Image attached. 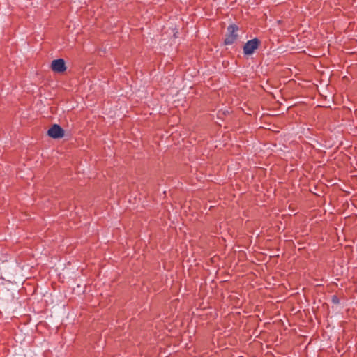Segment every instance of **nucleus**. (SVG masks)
<instances>
[{"label":"nucleus","instance_id":"f257e3e1","mask_svg":"<svg viewBox=\"0 0 357 357\" xmlns=\"http://www.w3.org/2000/svg\"><path fill=\"white\" fill-rule=\"evenodd\" d=\"M238 30V27L236 25L231 24L227 28V34L225 39V43L226 45H231L234 43L236 40L238 35L236 33Z\"/></svg>","mask_w":357,"mask_h":357},{"label":"nucleus","instance_id":"f03ea898","mask_svg":"<svg viewBox=\"0 0 357 357\" xmlns=\"http://www.w3.org/2000/svg\"><path fill=\"white\" fill-rule=\"evenodd\" d=\"M64 133V130L58 124H54L47 131L48 136L53 139H61Z\"/></svg>","mask_w":357,"mask_h":357},{"label":"nucleus","instance_id":"7ed1b4c3","mask_svg":"<svg viewBox=\"0 0 357 357\" xmlns=\"http://www.w3.org/2000/svg\"><path fill=\"white\" fill-rule=\"evenodd\" d=\"M259 41L257 38L248 40L243 47V52L245 54H252L258 47Z\"/></svg>","mask_w":357,"mask_h":357},{"label":"nucleus","instance_id":"20e7f679","mask_svg":"<svg viewBox=\"0 0 357 357\" xmlns=\"http://www.w3.org/2000/svg\"><path fill=\"white\" fill-rule=\"evenodd\" d=\"M51 68L52 70L56 73H63L66 70L65 61L63 59L53 60Z\"/></svg>","mask_w":357,"mask_h":357},{"label":"nucleus","instance_id":"39448f33","mask_svg":"<svg viewBox=\"0 0 357 357\" xmlns=\"http://www.w3.org/2000/svg\"><path fill=\"white\" fill-rule=\"evenodd\" d=\"M314 197H315L318 200L317 201L318 203H323L324 199L322 197H320L319 195H317L315 192H313Z\"/></svg>","mask_w":357,"mask_h":357},{"label":"nucleus","instance_id":"423d86ee","mask_svg":"<svg viewBox=\"0 0 357 357\" xmlns=\"http://www.w3.org/2000/svg\"><path fill=\"white\" fill-rule=\"evenodd\" d=\"M317 74H319V72H318V71H317L316 73H315V72H314L313 77H316Z\"/></svg>","mask_w":357,"mask_h":357},{"label":"nucleus","instance_id":"0eeeda50","mask_svg":"<svg viewBox=\"0 0 357 357\" xmlns=\"http://www.w3.org/2000/svg\"><path fill=\"white\" fill-rule=\"evenodd\" d=\"M314 286H315V287H320V286H321V284L320 283H317V284H314Z\"/></svg>","mask_w":357,"mask_h":357},{"label":"nucleus","instance_id":"6e6552de","mask_svg":"<svg viewBox=\"0 0 357 357\" xmlns=\"http://www.w3.org/2000/svg\"><path fill=\"white\" fill-rule=\"evenodd\" d=\"M317 107H325L324 105H317Z\"/></svg>","mask_w":357,"mask_h":357},{"label":"nucleus","instance_id":"1a4fd4ad","mask_svg":"<svg viewBox=\"0 0 357 357\" xmlns=\"http://www.w3.org/2000/svg\"><path fill=\"white\" fill-rule=\"evenodd\" d=\"M313 86L314 87L316 86V88L317 89V86L315 84H313Z\"/></svg>","mask_w":357,"mask_h":357},{"label":"nucleus","instance_id":"9d476101","mask_svg":"<svg viewBox=\"0 0 357 357\" xmlns=\"http://www.w3.org/2000/svg\"><path fill=\"white\" fill-rule=\"evenodd\" d=\"M319 95L321 96H323V95L319 92Z\"/></svg>","mask_w":357,"mask_h":357}]
</instances>
